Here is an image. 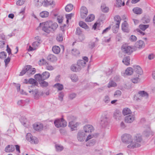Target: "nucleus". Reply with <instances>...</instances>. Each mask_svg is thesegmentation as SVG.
<instances>
[{
    "label": "nucleus",
    "instance_id": "obj_1",
    "mask_svg": "<svg viewBox=\"0 0 155 155\" xmlns=\"http://www.w3.org/2000/svg\"><path fill=\"white\" fill-rule=\"evenodd\" d=\"M58 27L56 23H53L51 21H47L40 23L39 28L47 34H49L52 31L55 30Z\"/></svg>",
    "mask_w": 155,
    "mask_h": 155
},
{
    "label": "nucleus",
    "instance_id": "obj_2",
    "mask_svg": "<svg viewBox=\"0 0 155 155\" xmlns=\"http://www.w3.org/2000/svg\"><path fill=\"white\" fill-rule=\"evenodd\" d=\"M142 140V136L140 134H137L134 136V139L128 144L127 147L128 148H134L140 146V142Z\"/></svg>",
    "mask_w": 155,
    "mask_h": 155
},
{
    "label": "nucleus",
    "instance_id": "obj_3",
    "mask_svg": "<svg viewBox=\"0 0 155 155\" xmlns=\"http://www.w3.org/2000/svg\"><path fill=\"white\" fill-rule=\"evenodd\" d=\"M50 76V74L48 72L45 71L42 74H36L35 75V78L40 82L41 81H44L48 79Z\"/></svg>",
    "mask_w": 155,
    "mask_h": 155
},
{
    "label": "nucleus",
    "instance_id": "obj_4",
    "mask_svg": "<svg viewBox=\"0 0 155 155\" xmlns=\"http://www.w3.org/2000/svg\"><path fill=\"white\" fill-rule=\"evenodd\" d=\"M54 123L55 126L57 128L64 127L67 125V122L63 118L55 120Z\"/></svg>",
    "mask_w": 155,
    "mask_h": 155
},
{
    "label": "nucleus",
    "instance_id": "obj_5",
    "mask_svg": "<svg viewBox=\"0 0 155 155\" xmlns=\"http://www.w3.org/2000/svg\"><path fill=\"white\" fill-rule=\"evenodd\" d=\"M148 94L147 92L144 91H139L137 94L134 96V99L137 101L141 100L143 97L147 98L148 97Z\"/></svg>",
    "mask_w": 155,
    "mask_h": 155
},
{
    "label": "nucleus",
    "instance_id": "obj_6",
    "mask_svg": "<svg viewBox=\"0 0 155 155\" xmlns=\"http://www.w3.org/2000/svg\"><path fill=\"white\" fill-rule=\"evenodd\" d=\"M26 139L31 144H36L38 143V140L36 137L33 136L31 133H28L26 137Z\"/></svg>",
    "mask_w": 155,
    "mask_h": 155
},
{
    "label": "nucleus",
    "instance_id": "obj_7",
    "mask_svg": "<svg viewBox=\"0 0 155 155\" xmlns=\"http://www.w3.org/2000/svg\"><path fill=\"white\" fill-rule=\"evenodd\" d=\"M133 139L132 136L130 134H125L121 136V140L123 143L128 144Z\"/></svg>",
    "mask_w": 155,
    "mask_h": 155
},
{
    "label": "nucleus",
    "instance_id": "obj_8",
    "mask_svg": "<svg viewBox=\"0 0 155 155\" xmlns=\"http://www.w3.org/2000/svg\"><path fill=\"white\" fill-rule=\"evenodd\" d=\"M122 49L123 52L128 54H130L133 51V48L132 47L126 45H123L122 47Z\"/></svg>",
    "mask_w": 155,
    "mask_h": 155
},
{
    "label": "nucleus",
    "instance_id": "obj_9",
    "mask_svg": "<svg viewBox=\"0 0 155 155\" xmlns=\"http://www.w3.org/2000/svg\"><path fill=\"white\" fill-rule=\"evenodd\" d=\"M29 92L33 96L35 99H37L41 96L43 94L42 92H39L37 89L32 90L29 91Z\"/></svg>",
    "mask_w": 155,
    "mask_h": 155
},
{
    "label": "nucleus",
    "instance_id": "obj_10",
    "mask_svg": "<svg viewBox=\"0 0 155 155\" xmlns=\"http://www.w3.org/2000/svg\"><path fill=\"white\" fill-rule=\"evenodd\" d=\"M83 132L86 133L92 132L94 130L93 127L91 125L87 124L84 126L83 127Z\"/></svg>",
    "mask_w": 155,
    "mask_h": 155
},
{
    "label": "nucleus",
    "instance_id": "obj_11",
    "mask_svg": "<svg viewBox=\"0 0 155 155\" xmlns=\"http://www.w3.org/2000/svg\"><path fill=\"white\" fill-rule=\"evenodd\" d=\"M86 134L83 131H80L77 135L78 140L80 141H84L87 136Z\"/></svg>",
    "mask_w": 155,
    "mask_h": 155
},
{
    "label": "nucleus",
    "instance_id": "obj_12",
    "mask_svg": "<svg viewBox=\"0 0 155 155\" xmlns=\"http://www.w3.org/2000/svg\"><path fill=\"white\" fill-rule=\"evenodd\" d=\"M143 135L146 137H148L150 135H153L154 133L151 130L150 127L148 125L146 127V129H145L143 132Z\"/></svg>",
    "mask_w": 155,
    "mask_h": 155
},
{
    "label": "nucleus",
    "instance_id": "obj_13",
    "mask_svg": "<svg viewBox=\"0 0 155 155\" xmlns=\"http://www.w3.org/2000/svg\"><path fill=\"white\" fill-rule=\"evenodd\" d=\"M109 119L106 116L103 117L101 119L100 124L103 127H105L108 124Z\"/></svg>",
    "mask_w": 155,
    "mask_h": 155
},
{
    "label": "nucleus",
    "instance_id": "obj_14",
    "mask_svg": "<svg viewBox=\"0 0 155 155\" xmlns=\"http://www.w3.org/2000/svg\"><path fill=\"white\" fill-rule=\"evenodd\" d=\"M135 118V116L133 114H130L125 117V121L126 123H130L133 122Z\"/></svg>",
    "mask_w": 155,
    "mask_h": 155
},
{
    "label": "nucleus",
    "instance_id": "obj_15",
    "mask_svg": "<svg viewBox=\"0 0 155 155\" xmlns=\"http://www.w3.org/2000/svg\"><path fill=\"white\" fill-rule=\"evenodd\" d=\"M114 118L116 120H120L122 118V114L121 113L119 110H116L113 114Z\"/></svg>",
    "mask_w": 155,
    "mask_h": 155
},
{
    "label": "nucleus",
    "instance_id": "obj_16",
    "mask_svg": "<svg viewBox=\"0 0 155 155\" xmlns=\"http://www.w3.org/2000/svg\"><path fill=\"white\" fill-rule=\"evenodd\" d=\"M34 129L36 131H41L43 130V125L40 123H35L33 126Z\"/></svg>",
    "mask_w": 155,
    "mask_h": 155
},
{
    "label": "nucleus",
    "instance_id": "obj_17",
    "mask_svg": "<svg viewBox=\"0 0 155 155\" xmlns=\"http://www.w3.org/2000/svg\"><path fill=\"white\" fill-rule=\"evenodd\" d=\"M79 125L78 123L74 121H71L69 123V126L72 130H75L77 127Z\"/></svg>",
    "mask_w": 155,
    "mask_h": 155
},
{
    "label": "nucleus",
    "instance_id": "obj_18",
    "mask_svg": "<svg viewBox=\"0 0 155 155\" xmlns=\"http://www.w3.org/2000/svg\"><path fill=\"white\" fill-rule=\"evenodd\" d=\"M121 28L122 30L124 32L127 33L129 32L128 25L126 21H125L122 24Z\"/></svg>",
    "mask_w": 155,
    "mask_h": 155
},
{
    "label": "nucleus",
    "instance_id": "obj_19",
    "mask_svg": "<svg viewBox=\"0 0 155 155\" xmlns=\"http://www.w3.org/2000/svg\"><path fill=\"white\" fill-rule=\"evenodd\" d=\"M115 20L117 22L115 25L113 26V28H116L117 29L119 27V25L121 21V18L119 16L116 15L114 17Z\"/></svg>",
    "mask_w": 155,
    "mask_h": 155
},
{
    "label": "nucleus",
    "instance_id": "obj_20",
    "mask_svg": "<svg viewBox=\"0 0 155 155\" xmlns=\"http://www.w3.org/2000/svg\"><path fill=\"white\" fill-rule=\"evenodd\" d=\"M134 70L135 72L139 75H141L143 73L142 68L138 65L134 66Z\"/></svg>",
    "mask_w": 155,
    "mask_h": 155
},
{
    "label": "nucleus",
    "instance_id": "obj_21",
    "mask_svg": "<svg viewBox=\"0 0 155 155\" xmlns=\"http://www.w3.org/2000/svg\"><path fill=\"white\" fill-rule=\"evenodd\" d=\"M31 68V66L27 65L20 72L19 74L20 76H22L24 75L26 72L27 74L28 73L29 69Z\"/></svg>",
    "mask_w": 155,
    "mask_h": 155
},
{
    "label": "nucleus",
    "instance_id": "obj_22",
    "mask_svg": "<svg viewBox=\"0 0 155 155\" xmlns=\"http://www.w3.org/2000/svg\"><path fill=\"white\" fill-rule=\"evenodd\" d=\"M77 65L79 68H80V70L81 69L86 66V62L83 60H78L77 62Z\"/></svg>",
    "mask_w": 155,
    "mask_h": 155
},
{
    "label": "nucleus",
    "instance_id": "obj_23",
    "mask_svg": "<svg viewBox=\"0 0 155 155\" xmlns=\"http://www.w3.org/2000/svg\"><path fill=\"white\" fill-rule=\"evenodd\" d=\"M136 46L139 48H144L145 44L143 41L142 40H139L137 41L136 43Z\"/></svg>",
    "mask_w": 155,
    "mask_h": 155
},
{
    "label": "nucleus",
    "instance_id": "obj_24",
    "mask_svg": "<svg viewBox=\"0 0 155 155\" xmlns=\"http://www.w3.org/2000/svg\"><path fill=\"white\" fill-rule=\"evenodd\" d=\"M134 13L136 14H140L143 12L141 8L139 7H135L133 9Z\"/></svg>",
    "mask_w": 155,
    "mask_h": 155
},
{
    "label": "nucleus",
    "instance_id": "obj_25",
    "mask_svg": "<svg viewBox=\"0 0 155 155\" xmlns=\"http://www.w3.org/2000/svg\"><path fill=\"white\" fill-rule=\"evenodd\" d=\"M71 70L74 72H77L80 71V68H79L77 64L76 65L72 64L71 66Z\"/></svg>",
    "mask_w": 155,
    "mask_h": 155
},
{
    "label": "nucleus",
    "instance_id": "obj_26",
    "mask_svg": "<svg viewBox=\"0 0 155 155\" xmlns=\"http://www.w3.org/2000/svg\"><path fill=\"white\" fill-rule=\"evenodd\" d=\"M122 114L124 116H125L131 114V111L129 108L127 107L125 108L123 110Z\"/></svg>",
    "mask_w": 155,
    "mask_h": 155
},
{
    "label": "nucleus",
    "instance_id": "obj_27",
    "mask_svg": "<svg viewBox=\"0 0 155 155\" xmlns=\"http://www.w3.org/2000/svg\"><path fill=\"white\" fill-rule=\"evenodd\" d=\"M14 147L13 145H8L5 149V151L7 152H11L14 150Z\"/></svg>",
    "mask_w": 155,
    "mask_h": 155
},
{
    "label": "nucleus",
    "instance_id": "obj_28",
    "mask_svg": "<svg viewBox=\"0 0 155 155\" xmlns=\"http://www.w3.org/2000/svg\"><path fill=\"white\" fill-rule=\"evenodd\" d=\"M53 0H44L43 2V5L45 6H47L53 4Z\"/></svg>",
    "mask_w": 155,
    "mask_h": 155
},
{
    "label": "nucleus",
    "instance_id": "obj_29",
    "mask_svg": "<svg viewBox=\"0 0 155 155\" xmlns=\"http://www.w3.org/2000/svg\"><path fill=\"white\" fill-rule=\"evenodd\" d=\"M54 87L57 88L58 91H62L64 89V86L63 84L59 83L55 84Z\"/></svg>",
    "mask_w": 155,
    "mask_h": 155
},
{
    "label": "nucleus",
    "instance_id": "obj_30",
    "mask_svg": "<svg viewBox=\"0 0 155 155\" xmlns=\"http://www.w3.org/2000/svg\"><path fill=\"white\" fill-rule=\"evenodd\" d=\"M94 18L95 16L94 15L91 14L85 19V21L87 22H91L94 19Z\"/></svg>",
    "mask_w": 155,
    "mask_h": 155
},
{
    "label": "nucleus",
    "instance_id": "obj_31",
    "mask_svg": "<svg viewBox=\"0 0 155 155\" xmlns=\"http://www.w3.org/2000/svg\"><path fill=\"white\" fill-rule=\"evenodd\" d=\"M130 58L129 56L125 57L122 61V62L126 65H128L130 64Z\"/></svg>",
    "mask_w": 155,
    "mask_h": 155
},
{
    "label": "nucleus",
    "instance_id": "obj_32",
    "mask_svg": "<svg viewBox=\"0 0 155 155\" xmlns=\"http://www.w3.org/2000/svg\"><path fill=\"white\" fill-rule=\"evenodd\" d=\"M52 50L53 52L55 54H58L60 51V49L58 46H54L53 47Z\"/></svg>",
    "mask_w": 155,
    "mask_h": 155
},
{
    "label": "nucleus",
    "instance_id": "obj_33",
    "mask_svg": "<svg viewBox=\"0 0 155 155\" xmlns=\"http://www.w3.org/2000/svg\"><path fill=\"white\" fill-rule=\"evenodd\" d=\"M133 72V69L131 67L128 68L125 70V73L127 75H131Z\"/></svg>",
    "mask_w": 155,
    "mask_h": 155
},
{
    "label": "nucleus",
    "instance_id": "obj_34",
    "mask_svg": "<svg viewBox=\"0 0 155 155\" xmlns=\"http://www.w3.org/2000/svg\"><path fill=\"white\" fill-rule=\"evenodd\" d=\"M48 59L51 61H56L57 60V58L54 55L52 54H50L48 56Z\"/></svg>",
    "mask_w": 155,
    "mask_h": 155
},
{
    "label": "nucleus",
    "instance_id": "obj_35",
    "mask_svg": "<svg viewBox=\"0 0 155 155\" xmlns=\"http://www.w3.org/2000/svg\"><path fill=\"white\" fill-rule=\"evenodd\" d=\"M79 25L82 28L86 29H88L89 27L88 25L84 22L82 21H81L79 22Z\"/></svg>",
    "mask_w": 155,
    "mask_h": 155
},
{
    "label": "nucleus",
    "instance_id": "obj_36",
    "mask_svg": "<svg viewBox=\"0 0 155 155\" xmlns=\"http://www.w3.org/2000/svg\"><path fill=\"white\" fill-rule=\"evenodd\" d=\"M101 9L102 12H107L109 10V8L107 7L104 4H102L101 7Z\"/></svg>",
    "mask_w": 155,
    "mask_h": 155
},
{
    "label": "nucleus",
    "instance_id": "obj_37",
    "mask_svg": "<svg viewBox=\"0 0 155 155\" xmlns=\"http://www.w3.org/2000/svg\"><path fill=\"white\" fill-rule=\"evenodd\" d=\"M73 6L72 4H69L65 7V11L67 12H70L73 9Z\"/></svg>",
    "mask_w": 155,
    "mask_h": 155
},
{
    "label": "nucleus",
    "instance_id": "obj_38",
    "mask_svg": "<svg viewBox=\"0 0 155 155\" xmlns=\"http://www.w3.org/2000/svg\"><path fill=\"white\" fill-rule=\"evenodd\" d=\"M49 15V12L46 11H43L41 12L40 14V16L43 18L47 17Z\"/></svg>",
    "mask_w": 155,
    "mask_h": 155
},
{
    "label": "nucleus",
    "instance_id": "obj_39",
    "mask_svg": "<svg viewBox=\"0 0 155 155\" xmlns=\"http://www.w3.org/2000/svg\"><path fill=\"white\" fill-rule=\"evenodd\" d=\"M100 23L99 22H96L93 26L92 28L95 30H100Z\"/></svg>",
    "mask_w": 155,
    "mask_h": 155
},
{
    "label": "nucleus",
    "instance_id": "obj_40",
    "mask_svg": "<svg viewBox=\"0 0 155 155\" xmlns=\"http://www.w3.org/2000/svg\"><path fill=\"white\" fill-rule=\"evenodd\" d=\"M125 5V3L123 2L122 3V1L121 0H117L116 1V6L117 7H120L121 6H124Z\"/></svg>",
    "mask_w": 155,
    "mask_h": 155
},
{
    "label": "nucleus",
    "instance_id": "obj_41",
    "mask_svg": "<svg viewBox=\"0 0 155 155\" xmlns=\"http://www.w3.org/2000/svg\"><path fill=\"white\" fill-rule=\"evenodd\" d=\"M116 83L112 80L110 81L108 84L107 87L110 88L111 87H115L117 86Z\"/></svg>",
    "mask_w": 155,
    "mask_h": 155
},
{
    "label": "nucleus",
    "instance_id": "obj_42",
    "mask_svg": "<svg viewBox=\"0 0 155 155\" xmlns=\"http://www.w3.org/2000/svg\"><path fill=\"white\" fill-rule=\"evenodd\" d=\"M103 101L106 104L109 103L110 101V99L109 96L107 95L104 96L103 98Z\"/></svg>",
    "mask_w": 155,
    "mask_h": 155
},
{
    "label": "nucleus",
    "instance_id": "obj_43",
    "mask_svg": "<svg viewBox=\"0 0 155 155\" xmlns=\"http://www.w3.org/2000/svg\"><path fill=\"white\" fill-rule=\"evenodd\" d=\"M45 68L48 70L49 71H52L54 69V67L51 64L47 63L46 64Z\"/></svg>",
    "mask_w": 155,
    "mask_h": 155
},
{
    "label": "nucleus",
    "instance_id": "obj_44",
    "mask_svg": "<svg viewBox=\"0 0 155 155\" xmlns=\"http://www.w3.org/2000/svg\"><path fill=\"white\" fill-rule=\"evenodd\" d=\"M71 78L72 81L74 82H76L78 80V78L77 76L75 74L71 75Z\"/></svg>",
    "mask_w": 155,
    "mask_h": 155
},
{
    "label": "nucleus",
    "instance_id": "obj_45",
    "mask_svg": "<svg viewBox=\"0 0 155 155\" xmlns=\"http://www.w3.org/2000/svg\"><path fill=\"white\" fill-rule=\"evenodd\" d=\"M63 33H59L57 36V40L58 41H63Z\"/></svg>",
    "mask_w": 155,
    "mask_h": 155
},
{
    "label": "nucleus",
    "instance_id": "obj_46",
    "mask_svg": "<svg viewBox=\"0 0 155 155\" xmlns=\"http://www.w3.org/2000/svg\"><path fill=\"white\" fill-rule=\"evenodd\" d=\"M40 43L41 42H39V41H35L32 43V45L36 49L39 46Z\"/></svg>",
    "mask_w": 155,
    "mask_h": 155
},
{
    "label": "nucleus",
    "instance_id": "obj_47",
    "mask_svg": "<svg viewBox=\"0 0 155 155\" xmlns=\"http://www.w3.org/2000/svg\"><path fill=\"white\" fill-rule=\"evenodd\" d=\"M148 25H139V28L143 31H145L147 28H148Z\"/></svg>",
    "mask_w": 155,
    "mask_h": 155
},
{
    "label": "nucleus",
    "instance_id": "obj_48",
    "mask_svg": "<svg viewBox=\"0 0 155 155\" xmlns=\"http://www.w3.org/2000/svg\"><path fill=\"white\" fill-rule=\"evenodd\" d=\"M20 120L21 124L25 126H26L25 125L27 123L26 118L25 117H22L20 119Z\"/></svg>",
    "mask_w": 155,
    "mask_h": 155
},
{
    "label": "nucleus",
    "instance_id": "obj_49",
    "mask_svg": "<svg viewBox=\"0 0 155 155\" xmlns=\"http://www.w3.org/2000/svg\"><path fill=\"white\" fill-rule=\"evenodd\" d=\"M55 147L56 150L58 152H60L62 151L64 149L63 147L60 145H56Z\"/></svg>",
    "mask_w": 155,
    "mask_h": 155
},
{
    "label": "nucleus",
    "instance_id": "obj_50",
    "mask_svg": "<svg viewBox=\"0 0 155 155\" xmlns=\"http://www.w3.org/2000/svg\"><path fill=\"white\" fill-rule=\"evenodd\" d=\"M36 72V69L35 68H33L32 69H31V68L29 69V70L28 71L29 73L28 75H31L34 74Z\"/></svg>",
    "mask_w": 155,
    "mask_h": 155
},
{
    "label": "nucleus",
    "instance_id": "obj_51",
    "mask_svg": "<svg viewBox=\"0 0 155 155\" xmlns=\"http://www.w3.org/2000/svg\"><path fill=\"white\" fill-rule=\"evenodd\" d=\"M150 21L149 17H143L142 18L143 22L144 23H148Z\"/></svg>",
    "mask_w": 155,
    "mask_h": 155
},
{
    "label": "nucleus",
    "instance_id": "obj_52",
    "mask_svg": "<svg viewBox=\"0 0 155 155\" xmlns=\"http://www.w3.org/2000/svg\"><path fill=\"white\" fill-rule=\"evenodd\" d=\"M73 14L72 13L70 14H68L66 15V17L67 19L66 22L67 23L68 22L69 20H70L71 19L72 17L73 16Z\"/></svg>",
    "mask_w": 155,
    "mask_h": 155
},
{
    "label": "nucleus",
    "instance_id": "obj_53",
    "mask_svg": "<svg viewBox=\"0 0 155 155\" xmlns=\"http://www.w3.org/2000/svg\"><path fill=\"white\" fill-rule=\"evenodd\" d=\"M6 53L4 51L1 52L0 53V58L1 59H4L6 57Z\"/></svg>",
    "mask_w": 155,
    "mask_h": 155
},
{
    "label": "nucleus",
    "instance_id": "obj_54",
    "mask_svg": "<svg viewBox=\"0 0 155 155\" xmlns=\"http://www.w3.org/2000/svg\"><path fill=\"white\" fill-rule=\"evenodd\" d=\"M64 95V93L63 92H61L59 93L58 95V99L61 101H63Z\"/></svg>",
    "mask_w": 155,
    "mask_h": 155
},
{
    "label": "nucleus",
    "instance_id": "obj_55",
    "mask_svg": "<svg viewBox=\"0 0 155 155\" xmlns=\"http://www.w3.org/2000/svg\"><path fill=\"white\" fill-rule=\"evenodd\" d=\"M26 0H19L17 1L16 4L18 5H21L23 4Z\"/></svg>",
    "mask_w": 155,
    "mask_h": 155
},
{
    "label": "nucleus",
    "instance_id": "obj_56",
    "mask_svg": "<svg viewBox=\"0 0 155 155\" xmlns=\"http://www.w3.org/2000/svg\"><path fill=\"white\" fill-rule=\"evenodd\" d=\"M139 75H138V76L137 77L134 78L132 79V82L134 83H137L138 81H139Z\"/></svg>",
    "mask_w": 155,
    "mask_h": 155
},
{
    "label": "nucleus",
    "instance_id": "obj_57",
    "mask_svg": "<svg viewBox=\"0 0 155 155\" xmlns=\"http://www.w3.org/2000/svg\"><path fill=\"white\" fill-rule=\"evenodd\" d=\"M121 94V91L119 90H117L114 93V96L116 97H118L120 96Z\"/></svg>",
    "mask_w": 155,
    "mask_h": 155
},
{
    "label": "nucleus",
    "instance_id": "obj_58",
    "mask_svg": "<svg viewBox=\"0 0 155 155\" xmlns=\"http://www.w3.org/2000/svg\"><path fill=\"white\" fill-rule=\"evenodd\" d=\"M47 63L46 61L43 59H42L41 60H40L39 62V64L40 65H44L45 66L46 64H47Z\"/></svg>",
    "mask_w": 155,
    "mask_h": 155
},
{
    "label": "nucleus",
    "instance_id": "obj_59",
    "mask_svg": "<svg viewBox=\"0 0 155 155\" xmlns=\"http://www.w3.org/2000/svg\"><path fill=\"white\" fill-rule=\"evenodd\" d=\"M41 81V82L40 83L42 86L46 87L48 86V82L44 81Z\"/></svg>",
    "mask_w": 155,
    "mask_h": 155
},
{
    "label": "nucleus",
    "instance_id": "obj_60",
    "mask_svg": "<svg viewBox=\"0 0 155 155\" xmlns=\"http://www.w3.org/2000/svg\"><path fill=\"white\" fill-rule=\"evenodd\" d=\"M130 40L132 41H135L137 40V38L134 35H131L130 38Z\"/></svg>",
    "mask_w": 155,
    "mask_h": 155
},
{
    "label": "nucleus",
    "instance_id": "obj_61",
    "mask_svg": "<svg viewBox=\"0 0 155 155\" xmlns=\"http://www.w3.org/2000/svg\"><path fill=\"white\" fill-rule=\"evenodd\" d=\"M81 12V16L82 18H85L87 15L88 13L84 12Z\"/></svg>",
    "mask_w": 155,
    "mask_h": 155
},
{
    "label": "nucleus",
    "instance_id": "obj_62",
    "mask_svg": "<svg viewBox=\"0 0 155 155\" xmlns=\"http://www.w3.org/2000/svg\"><path fill=\"white\" fill-rule=\"evenodd\" d=\"M76 95L75 93H72L69 95V98L71 100H72L76 97Z\"/></svg>",
    "mask_w": 155,
    "mask_h": 155
},
{
    "label": "nucleus",
    "instance_id": "obj_63",
    "mask_svg": "<svg viewBox=\"0 0 155 155\" xmlns=\"http://www.w3.org/2000/svg\"><path fill=\"white\" fill-rule=\"evenodd\" d=\"M72 53L73 55H78L79 54V51L76 49H73Z\"/></svg>",
    "mask_w": 155,
    "mask_h": 155
},
{
    "label": "nucleus",
    "instance_id": "obj_64",
    "mask_svg": "<svg viewBox=\"0 0 155 155\" xmlns=\"http://www.w3.org/2000/svg\"><path fill=\"white\" fill-rule=\"evenodd\" d=\"M28 82L30 84H35L36 82V81L33 78H31L29 79Z\"/></svg>",
    "mask_w": 155,
    "mask_h": 155
}]
</instances>
